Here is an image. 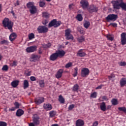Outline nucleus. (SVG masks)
I'll return each mask as SVG.
<instances>
[{"mask_svg":"<svg viewBox=\"0 0 126 126\" xmlns=\"http://www.w3.org/2000/svg\"><path fill=\"white\" fill-rule=\"evenodd\" d=\"M65 54V52L64 50L59 49L50 55L49 60L51 61H55L58 58H61L64 57Z\"/></svg>","mask_w":126,"mask_h":126,"instance_id":"1","label":"nucleus"},{"mask_svg":"<svg viewBox=\"0 0 126 126\" xmlns=\"http://www.w3.org/2000/svg\"><path fill=\"white\" fill-rule=\"evenodd\" d=\"M111 3L114 9L119 10L120 8H122L123 10L126 11V4L123 2V0H112Z\"/></svg>","mask_w":126,"mask_h":126,"instance_id":"2","label":"nucleus"},{"mask_svg":"<svg viewBox=\"0 0 126 126\" xmlns=\"http://www.w3.org/2000/svg\"><path fill=\"white\" fill-rule=\"evenodd\" d=\"M2 25L4 28L7 29L11 32H13L12 28H13V22L9 20L8 18H5L2 21Z\"/></svg>","mask_w":126,"mask_h":126,"instance_id":"3","label":"nucleus"},{"mask_svg":"<svg viewBox=\"0 0 126 126\" xmlns=\"http://www.w3.org/2000/svg\"><path fill=\"white\" fill-rule=\"evenodd\" d=\"M27 7L29 9L31 14L34 15L37 12V8L33 1H29L27 3Z\"/></svg>","mask_w":126,"mask_h":126,"instance_id":"4","label":"nucleus"},{"mask_svg":"<svg viewBox=\"0 0 126 126\" xmlns=\"http://www.w3.org/2000/svg\"><path fill=\"white\" fill-rule=\"evenodd\" d=\"M62 24L61 21H57V19H55L50 21L49 24H48V28H51L52 27H54L55 28H57L61 26Z\"/></svg>","mask_w":126,"mask_h":126,"instance_id":"5","label":"nucleus"},{"mask_svg":"<svg viewBox=\"0 0 126 126\" xmlns=\"http://www.w3.org/2000/svg\"><path fill=\"white\" fill-rule=\"evenodd\" d=\"M65 36L66 37V39L67 40H73L74 37L72 34H71L70 29H67L65 30Z\"/></svg>","mask_w":126,"mask_h":126,"instance_id":"6","label":"nucleus"},{"mask_svg":"<svg viewBox=\"0 0 126 126\" xmlns=\"http://www.w3.org/2000/svg\"><path fill=\"white\" fill-rule=\"evenodd\" d=\"M118 18V15L117 14H109L106 18L105 19L107 22L109 21H115Z\"/></svg>","mask_w":126,"mask_h":126,"instance_id":"7","label":"nucleus"},{"mask_svg":"<svg viewBox=\"0 0 126 126\" xmlns=\"http://www.w3.org/2000/svg\"><path fill=\"white\" fill-rule=\"evenodd\" d=\"M37 31L39 33H45L47 32L48 29L45 26H39L37 28Z\"/></svg>","mask_w":126,"mask_h":126,"instance_id":"8","label":"nucleus"},{"mask_svg":"<svg viewBox=\"0 0 126 126\" xmlns=\"http://www.w3.org/2000/svg\"><path fill=\"white\" fill-rule=\"evenodd\" d=\"M90 70L89 68L86 67H84L81 69V76L82 77H87L89 75Z\"/></svg>","mask_w":126,"mask_h":126,"instance_id":"9","label":"nucleus"},{"mask_svg":"<svg viewBox=\"0 0 126 126\" xmlns=\"http://www.w3.org/2000/svg\"><path fill=\"white\" fill-rule=\"evenodd\" d=\"M98 11V7L94 5H90L88 8V11L90 13H96Z\"/></svg>","mask_w":126,"mask_h":126,"instance_id":"10","label":"nucleus"},{"mask_svg":"<svg viewBox=\"0 0 126 126\" xmlns=\"http://www.w3.org/2000/svg\"><path fill=\"white\" fill-rule=\"evenodd\" d=\"M37 48V47L36 45L31 46L27 48L26 52L29 53H33L36 51Z\"/></svg>","mask_w":126,"mask_h":126,"instance_id":"11","label":"nucleus"},{"mask_svg":"<svg viewBox=\"0 0 126 126\" xmlns=\"http://www.w3.org/2000/svg\"><path fill=\"white\" fill-rule=\"evenodd\" d=\"M80 5L81 7L83 8V9H87L89 4L87 0H81L80 1Z\"/></svg>","mask_w":126,"mask_h":126,"instance_id":"12","label":"nucleus"},{"mask_svg":"<svg viewBox=\"0 0 126 126\" xmlns=\"http://www.w3.org/2000/svg\"><path fill=\"white\" fill-rule=\"evenodd\" d=\"M121 44L122 45H126V33L122 32L121 35Z\"/></svg>","mask_w":126,"mask_h":126,"instance_id":"13","label":"nucleus"},{"mask_svg":"<svg viewBox=\"0 0 126 126\" xmlns=\"http://www.w3.org/2000/svg\"><path fill=\"white\" fill-rule=\"evenodd\" d=\"M40 58V55H38L36 54H32L31 57V61L32 62H36V61H38Z\"/></svg>","mask_w":126,"mask_h":126,"instance_id":"14","label":"nucleus"},{"mask_svg":"<svg viewBox=\"0 0 126 126\" xmlns=\"http://www.w3.org/2000/svg\"><path fill=\"white\" fill-rule=\"evenodd\" d=\"M43 107L44 110L47 111H50L52 109L53 107L50 103H44Z\"/></svg>","mask_w":126,"mask_h":126,"instance_id":"15","label":"nucleus"},{"mask_svg":"<svg viewBox=\"0 0 126 126\" xmlns=\"http://www.w3.org/2000/svg\"><path fill=\"white\" fill-rule=\"evenodd\" d=\"M83 49H80L79 51L77 52V56L79 57H84L86 56V54L85 52H83Z\"/></svg>","mask_w":126,"mask_h":126,"instance_id":"16","label":"nucleus"},{"mask_svg":"<svg viewBox=\"0 0 126 126\" xmlns=\"http://www.w3.org/2000/svg\"><path fill=\"white\" fill-rule=\"evenodd\" d=\"M63 69H59V70L57 72L55 75L56 78L57 79L61 78L63 75Z\"/></svg>","mask_w":126,"mask_h":126,"instance_id":"17","label":"nucleus"},{"mask_svg":"<svg viewBox=\"0 0 126 126\" xmlns=\"http://www.w3.org/2000/svg\"><path fill=\"white\" fill-rule=\"evenodd\" d=\"M44 101L43 97H36L34 99V102L37 105H39Z\"/></svg>","mask_w":126,"mask_h":126,"instance_id":"18","label":"nucleus"},{"mask_svg":"<svg viewBox=\"0 0 126 126\" xmlns=\"http://www.w3.org/2000/svg\"><path fill=\"white\" fill-rule=\"evenodd\" d=\"M16 37H17V34H16V33L12 32L9 35V40L12 42L16 39Z\"/></svg>","mask_w":126,"mask_h":126,"instance_id":"19","label":"nucleus"},{"mask_svg":"<svg viewBox=\"0 0 126 126\" xmlns=\"http://www.w3.org/2000/svg\"><path fill=\"white\" fill-rule=\"evenodd\" d=\"M84 121L82 119H78L76 121V126H84Z\"/></svg>","mask_w":126,"mask_h":126,"instance_id":"20","label":"nucleus"},{"mask_svg":"<svg viewBox=\"0 0 126 126\" xmlns=\"http://www.w3.org/2000/svg\"><path fill=\"white\" fill-rule=\"evenodd\" d=\"M19 84V80H18L13 81L11 84V86L14 88L17 87Z\"/></svg>","mask_w":126,"mask_h":126,"instance_id":"21","label":"nucleus"},{"mask_svg":"<svg viewBox=\"0 0 126 126\" xmlns=\"http://www.w3.org/2000/svg\"><path fill=\"white\" fill-rule=\"evenodd\" d=\"M39 117L36 116V117H33V123L35 125H38L40 123L39 122Z\"/></svg>","mask_w":126,"mask_h":126,"instance_id":"22","label":"nucleus"},{"mask_svg":"<svg viewBox=\"0 0 126 126\" xmlns=\"http://www.w3.org/2000/svg\"><path fill=\"white\" fill-rule=\"evenodd\" d=\"M23 114H24V111L22 109H18L16 112V116L17 117H21Z\"/></svg>","mask_w":126,"mask_h":126,"instance_id":"23","label":"nucleus"},{"mask_svg":"<svg viewBox=\"0 0 126 126\" xmlns=\"http://www.w3.org/2000/svg\"><path fill=\"white\" fill-rule=\"evenodd\" d=\"M121 87H124L126 85V78H122L120 81Z\"/></svg>","mask_w":126,"mask_h":126,"instance_id":"24","label":"nucleus"},{"mask_svg":"<svg viewBox=\"0 0 126 126\" xmlns=\"http://www.w3.org/2000/svg\"><path fill=\"white\" fill-rule=\"evenodd\" d=\"M100 108L102 111L105 112L106 110L105 102H101Z\"/></svg>","mask_w":126,"mask_h":126,"instance_id":"25","label":"nucleus"},{"mask_svg":"<svg viewBox=\"0 0 126 126\" xmlns=\"http://www.w3.org/2000/svg\"><path fill=\"white\" fill-rule=\"evenodd\" d=\"M77 40L79 43H81L85 41V36L83 35H81L80 37H78L77 38Z\"/></svg>","mask_w":126,"mask_h":126,"instance_id":"26","label":"nucleus"},{"mask_svg":"<svg viewBox=\"0 0 126 126\" xmlns=\"http://www.w3.org/2000/svg\"><path fill=\"white\" fill-rule=\"evenodd\" d=\"M24 89H26L29 87V82L28 80H25L24 81Z\"/></svg>","mask_w":126,"mask_h":126,"instance_id":"27","label":"nucleus"},{"mask_svg":"<svg viewBox=\"0 0 126 126\" xmlns=\"http://www.w3.org/2000/svg\"><path fill=\"white\" fill-rule=\"evenodd\" d=\"M79 89V86L78 84H75L74 86H73L72 88V91L74 92H77L78 90Z\"/></svg>","mask_w":126,"mask_h":126,"instance_id":"28","label":"nucleus"},{"mask_svg":"<svg viewBox=\"0 0 126 126\" xmlns=\"http://www.w3.org/2000/svg\"><path fill=\"white\" fill-rule=\"evenodd\" d=\"M58 100L61 104H64L65 99L62 95H59Z\"/></svg>","mask_w":126,"mask_h":126,"instance_id":"29","label":"nucleus"},{"mask_svg":"<svg viewBox=\"0 0 126 126\" xmlns=\"http://www.w3.org/2000/svg\"><path fill=\"white\" fill-rule=\"evenodd\" d=\"M106 37L108 39V40L110 41H113L114 39V36L112 34H107L106 35Z\"/></svg>","mask_w":126,"mask_h":126,"instance_id":"30","label":"nucleus"},{"mask_svg":"<svg viewBox=\"0 0 126 126\" xmlns=\"http://www.w3.org/2000/svg\"><path fill=\"white\" fill-rule=\"evenodd\" d=\"M49 114L50 118H53L55 117L56 115V111H55V110H52L51 111H50Z\"/></svg>","mask_w":126,"mask_h":126,"instance_id":"31","label":"nucleus"},{"mask_svg":"<svg viewBox=\"0 0 126 126\" xmlns=\"http://www.w3.org/2000/svg\"><path fill=\"white\" fill-rule=\"evenodd\" d=\"M0 44L1 45L5 44V45H8L9 44V41L7 40L3 39L0 41Z\"/></svg>","mask_w":126,"mask_h":126,"instance_id":"32","label":"nucleus"},{"mask_svg":"<svg viewBox=\"0 0 126 126\" xmlns=\"http://www.w3.org/2000/svg\"><path fill=\"white\" fill-rule=\"evenodd\" d=\"M90 26V22L88 21H86L84 23V27L87 29H88Z\"/></svg>","mask_w":126,"mask_h":126,"instance_id":"33","label":"nucleus"},{"mask_svg":"<svg viewBox=\"0 0 126 126\" xmlns=\"http://www.w3.org/2000/svg\"><path fill=\"white\" fill-rule=\"evenodd\" d=\"M111 103L113 105L115 106L118 104V100L116 99V98H113L111 100Z\"/></svg>","mask_w":126,"mask_h":126,"instance_id":"34","label":"nucleus"},{"mask_svg":"<svg viewBox=\"0 0 126 126\" xmlns=\"http://www.w3.org/2000/svg\"><path fill=\"white\" fill-rule=\"evenodd\" d=\"M76 18L79 22H81L83 20V17L81 14H77Z\"/></svg>","mask_w":126,"mask_h":126,"instance_id":"35","label":"nucleus"},{"mask_svg":"<svg viewBox=\"0 0 126 126\" xmlns=\"http://www.w3.org/2000/svg\"><path fill=\"white\" fill-rule=\"evenodd\" d=\"M35 38V34H34V33L32 32L30 34H29V40H31Z\"/></svg>","mask_w":126,"mask_h":126,"instance_id":"36","label":"nucleus"},{"mask_svg":"<svg viewBox=\"0 0 126 126\" xmlns=\"http://www.w3.org/2000/svg\"><path fill=\"white\" fill-rule=\"evenodd\" d=\"M39 85L41 88H44L45 86V83L44 80H40L39 82Z\"/></svg>","mask_w":126,"mask_h":126,"instance_id":"37","label":"nucleus"},{"mask_svg":"<svg viewBox=\"0 0 126 126\" xmlns=\"http://www.w3.org/2000/svg\"><path fill=\"white\" fill-rule=\"evenodd\" d=\"M42 16L45 18H48L49 17V14L46 12H43L42 13Z\"/></svg>","mask_w":126,"mask_h":126,"instance_id":"38","label":"nucleus"},{"mask_svg":"<svg viewBox=\"0 0 126 126\" xmlns=\"http://www.w3.org/2000/svg\"><path fill=\"white\" fill-rule=\"evenodd\" d=\"M118 110L120 111H123L126 114V107H125V106H123L122 107H118Z\"/></svg>","mask_w":126,"mask_h":126,"instance_id":"39","label":"nucleus"},{"mask_svg":"<svg viewBox=\"0 0 126 126\" xmlns=\"http://www.w3.org/2000/svg\"><path fill=\"white\" fill-rule=\"evenodd\" d=\"M78 74V68L77 67H75L74 68V72L73 74V77H76Z\"/></svg>","mask_w":126,"mask_h":126,"instance_id":"40","label":"nucleus"},{"mask_svg":"<svg viewBox=\"0 0 126 126\" xmlns=\"http://www.w3.org/2000/svg\"><path fill=\"white\" fill-rule=\"evenodd\" d=\"M97 97V93L96 92H94L93 94H91V97L93 98H95Z\"/></svg>","mask_w":126,"mask_h":126,"instance_id":"41","label":"nucleus"},{"mask_svg":"<svg viewBox=\"0 0 126 126\" xmlns=\"http://www.w3.org/2000/svg\"><path fill=\"white\" fill-rule=\"evenodd\" d=\"M2 70L5 71L8 70V66L7 65H4L2 67Z\"/></svg>","mask_w":126,"mask_h":126,"instance_id":"42","label":"nucleus"},{"mask_svg":"<svg viewBox=\"0 0 126 126\" xmlns=\"http://www.w3.org/2000/svg\"><path fill=\"white\" fill-rule=\"evenodd\" d=\"M72 63L71 62H69L68 63H67L65 66V67L66 68H69L71 66H72Z\"/></svg>","mask_w":126,"mask_h":126,"instance_id":"43","label":"nucleus"},{"mask_svg":"<svg viewBox=\"0 0 126 126\" xmlns=\"http://www.w3.org/2000/svg\"><path fill=\"white\" fill-rule=\"evenodd\" d=\"M39 7L42 8L45 5V3L44 1H40L39 3Z\"/></svg>","mask_w":126,"mask_h":126,"instance_id":"44","label":"nucleus"},{"mask_svg":"<svg viewBox=\"0 0 126 126\" xmlns=\"http://www.w3.org/2000/svg\"><path fill=\"white\" fill-rule=\"evenodd\" d=\"M0 126H7L6 122H3V121H0Z\"/></svg>","mask_w":126,"mask_h":126,"instance_id":"45","label":"nucleus"},{"mask_svg":"<svg viewBox=\"0 0 126 126\" xmlns=\"http://www.w3.org/2000/svg\"><path fill=\"white\" fill-rule=\"evenodd\" d=\"M75 107L74 104H70V105H69L68 106V110L69 111L72 110Z\"/></svg>","mask_w":126,"mask_h":126,"instance_id":"46","label":"nucleus"},{"mask_svg":"<svg viewBox=\"0 0 126 126\" xmlns=\"http://www.w3.org/2000/svg\"><path fill=\"white\" fill-rule=\"evenodd\" d=\"M120 66H125L126 65V62H121L119 63Z\"/></svg>","mask_w":126,"mask_h":126,"instance_id":"47","label":"nucleus"},{"mask_svg":"<svg viewBox=\"0 0 126 126\" xmlns=\"http://www.w3.org/2000/svg\"><path fill=\"white\" fill-rule=\"evenodd\" d=\"M12 66H17V61H14L12 63H11Z\"/></svg>","mask_w":126,"mask_h":126,"instance_id":"48","label":"nucleus"},{"mask_svg":"<svg viewBox=\"0 0 126 126\" xmlns=\"http://www.w3.org/2000/svg\"><path fill=\"white\" fill-rule=\"evenodd\" d=\"M115 76L113 73H112L110 75L108 76V79L111 80L112 78H115Z\"/></svg>","mask_w":126,"mask_h":126,"instance_id":"49","label":"nucleus"},{"mask_svg":"<svg viewBox=\"0 0 126 126\" xmlns=\"http://www.w3.org/2000/svg\"><path fill=\"white\" fill-rule=\"evenodd\" d=\"M112 26L114 28H116L117 27V23H110L109 25V26Z\"/></svg>","mask_w":126,"mask_h":126,"instance_id":"50","label":"nucleus"},{"mask_svg":"<svg viewBox=\"0 0 126 126\" xmlns=\"http://www.w3.org/2000/svg\"><path fill=\"white\" fill-rule=\"evenodd\" d=\"M102 98L103 100H104L105 101H108V98H107V96L106 95H103L102 96H101L100 98Z\"/></svg>","mask_w":126,"mask_h":126,"instance_id":"51","label":"nucleus"},{"mask_svg":"<svg viewBox=\"0 0 126 126\" xmlns=\"http://www.w3.org/2000/svg\"><path fill=\"white\" fill-rule=\"evenodd\" d=\"M30 79L32 81H36V77L35 76H31Z\"/></svg>","mask_w":126,"mask_h":126,"instance_id":"52","label":"nucleus"},{"mask_svg":"<svg viewBox=\"0 0 126 126\" xmlns=\"http://www.w3.org/2000/svg\"><path fill=\"white\" fill-rule=\"evenodd\" d=\"M14 105L15 106L16 108L18 109L19 108V103L17 102H15Z\"/></svg>","mask_w":126,"mask_h":126,"instance_id":"53","label":"nucleus"},{"mask_svg":"<svg viewBox=\"0 0 126 126\" xmlns=\"http://www.w3.org/2000/svg\"><path fill=\"white\" fill-rule=\"evenodd\" d=\"M73 6H74L73 3H71L69 5V8L70 10L73 9Z\"/></svg>","mask_w":126,"mask_h":126,"instance_id":"54","label":"nucleus"},{"mask_svg":"<svg viewBox=\"0 0 126 126\" xmlns=\"http://www.w3.org/2000/svg\"><path fill=\"white\" fill-rule=\"evenodd\" d=\"M98 125V121H94L92 126H97Z\"/></svg>","mask_w":126,"mask_h":126,"instance_id":"55","label":"nucleus"},{"mask_svg":"<svg viewBox=\"0 0 126 126\" xmlns=\"http://www.w3.org/2000/svg\"><path fill=\"white\" fill-rule=\"evenodd\" d=\"M51 46V44L50 43H48L47 44H45V46H44V47L45 48H49Z\"/></svg>","mask_w":126,"mask_h":126,"instance_id":"56","label":"nucleus"},{"mask_svg":"<svg viewBox=\"0 0 126 126\" xmlns=\"http://www.w3.org/2000/svg\"><path fill=\"white\" fill-rule=\"evenodd\" d=\"M102 86H103L102 85H100V86H98L96 88V90L101 89Z\"/></svg>","mask_w":126,"mask_h":126,"instance_id":"57","label":"nucleus"},{"mask_svg":"<svg viewBox=\"0 0 126 126\" xmlns=\"http://www.w3.org/2000/svg\"><path fill=\"white\" fill-rule=\"evenodd\" d=\"M42 53V48H39V50H38V54L39 55L41 54Z\"/></svg>","mask_w":126,"mask_h":126,"instance_id":"58","label":"nucleus"},{"mask_svg":"<svg viewBox=\"0 0 126 126\" xmlns=\"http://www.w3.org/2000/svg\"><path fill=\"white\" fill-rule=\"evenodd\" d=\"M47 23H48V22L47 21V20H45L42 22V24L44 25H46Z\"/></svg>","mask_w":126,"mask_h":126,"instance_id":"59","label":"nucleus"},{"mask_svg":"<svg viewBox=\"0 0 126 126\" xmlns=\"http://www.w3.org/2000/svg\"><path fill=\"white\" fill-rule=\"evenodd\" d=\"M111 108V105H107V107H106V110H109V109H110Z\"/></svg>","mask_w":126,"mask_h":126,"instance_id":"60","label":"nucleus"},{"mask_svg":"<svg viewBox=\"0 0 126 126\" xmlns=\"http://www.w3.org/2000/svg\"><path fill=\"white\" fill-rule=\"evenodd\" d=\"M29 126H35V124H34V123L33 122V123L30 124Z\"/></svg>","mask_w":126,"mask_h":126,"instance_id":"61","label":"nucleus"},{"mask_svg":"<svg viewBox=\"0 0 126 126\" xmlns=\"http://www.w3.org/2000/svg\"><path fill=\"white\" fill-rule=\"evenodd\" d=\"M79 32H80V33H81V34H84L83 31H82V30H80V31H79Z\"/></svg>","mask_w":126,"mask_h":126,"instance_id":"62","label":"nucleus"},{"mask_svg":"<svg viewBox=\"0 0 126 126\" xmlns=\"http://www.w3.org/2000/svg\"><path fill=\"white\" fill-rule=\"evenodd\" d=\"M16 4H17V5H18V6L19 5V0H17L16 1Z\"/></svg>","mask_w":126,"mask_h":126,"instance_id":"63","label":"nucleus"},{"mask_svg":"<svg viewBox=\"0 0 126 126\" xmlns=\"http://www.w3.org/2000/svg\"><path fill=\"white\" fill-rule=\"evenodd\" d=\"M52 126H59V125L58 124H54L52 125Z\"/></svg>","mask_w":126,"mask_h":126,"instance_id":"64","label":"nucleus"}]
</instances>
